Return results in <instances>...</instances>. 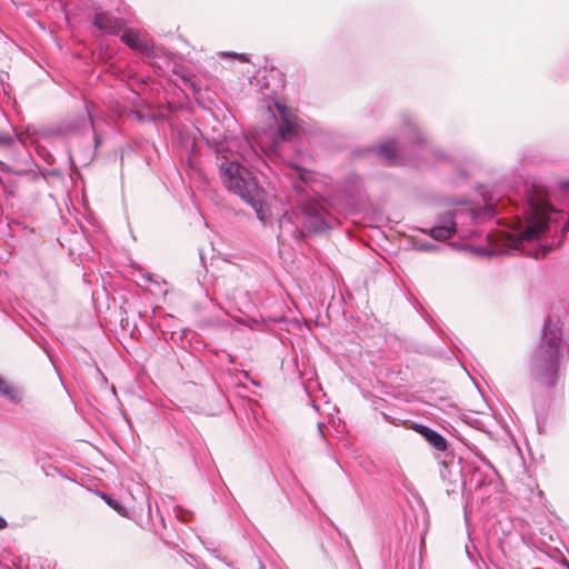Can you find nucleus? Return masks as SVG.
<instances>
[{
	"label": "nucleus",
	"mask_w": 569,
	"mask_h": 569,
	"mask_svg": "<svg viewBox=\"0 0 569 569\" xmlns=\"http://www.w3.org/2000/svg\"><path fill=\"white\" fill-rule=\"evenodd\" d=\"M0 393L9 399L17 400L19 398V390L11 386L7 380L0 376Z\"/></svg>",
	"instance_id": "6e6552de"
},
{
	"label": "nucleus",
	"mask_w": 569,
	"mask_h": 569,
	"mask_svg": "<svg viewBox=\"0 0 569 569\" xmlns=\"http://www.w3.org/2000/svg\"><path fill=\"white\" fill-rule=\"evenodd\" d=\"M276 108L279 113V122L277 134L281 141L291 140L297 133L299 129V119L296 113V110L292 108L281 103L276 102Z\"/></svg>",
	"instance_id": "20e7f679"
},
{
	"label": "nucleus",
	"mask_w": 569,
	"mask_h": 569,
	"mask_svg": "<svg viewBox=\"0 0 569 569\" xmlns=\"http://www.w3.org/2000/svg\"><path fill=\"white\" fill-rule=\"evenodd\" d=\"M560 187L563 188V189L569 188V180L561 181L560 182Z\"/></svg>",
	"instance_id": "2eb2a0df"
},
{
	"label": "nucleus",
	"mask_w": 569,
	"mask_h": 569,
	"mask_svg": "<svg viewBox=\"0 0 569 569\" xmlns=\"http://www.w3.org/2000/svg\"><path fill=\"white\" fill-rule=\"evenodd\" d=\"M14 138L10 131H0V150H7L12 147Z\"/></svg>",
	"instance_id": "9b49d317"
},
{
	"label": "nucleus",
	"mask_w": 569,
	"mask_h": 569,
	"mask_svg": "<svg viewBox=\"0 0 569 569\" xmlns=\"http://www.w3.org/2000/svg\"><path fill=\"white\" fill-rule=\"evenodd\" d=\"M121 40L133 49H137L140 46L139 34L132 30L124 31L121 36Z\"/></svg>",
	"instance_id": "9d476101"
},
{
	"label": "nucleus",
	"mask_w": 569,
	"mask_h": 569,
	"mask_svg": "<svg viewBox=\"0 0 569 569\" xmlns=\"http://www.w3.org/2000/svg\"><path fill=\"white\" fill-rule=\"evenodd\" d=\"M379 153L388 161H393L397 154V148L393 142H387L379 148Z\"/></svg>",
	"instance_id": "1a4fd4ad"
},
{
	"label": "nucleus",
	"mask_w": 569,
	"mask_h": 569,
	"mask_svg": "<svg viewBox=\"0 0 569 569\" xmlns=\"http://www.w3.org/2000/svg\"><path fill=\"white\" fill-rule=\"evenodd\" d=\"M222 56L234 58L241 62H249V58L244 53L223 52Z\"/></svg>",
	"instance_id": "f8f14e48"
},
{
	"label": "nucleus",
	"mask_w": 569,
	"mask_h": 569,
	"mask_svg": "<svg viewBox=\"0 0 569 569\" xmlns=\"http://www.w3.org/2000/svg\"><path fill=\"white\" fill-rule=\"evenodd\" d=\"M218 167L224 187L250 204L258 218L263 221L266 191L259 186L257 178L236 160H229L226 156H218Z\"/></svg>",
	"instance_id": "f257e3e1"
},
{
	"label": "nucleus",
	"mask_w": 569,
	"mask_h": 569,
	"mask_svg": "<svg viewBox=\"0 0 569 569\" xmlns=\"http://www.w3.org/2000/svg\"><path fill=\"white\" fill-rule=\"evenodd\" d=\"M102 498L104 499V501H106L110 507H112L113 509H116V510H118V511L120 510V506H119V503H118L116 500H113L111 497H109V496H107V495H104V493H103V495H102Z\"/></svg>",
	"instance_id": "ddd939ff"
},
{
	"label": "nucleus",
	"mask_w": 569,
	"mask_h": 569,
	"mask_svg": "<svg viewBox=\"0 0 569 569\" xmlns=\"http://www.w3.org/2000/svg\"><path fill=\"white\" fill-rule=\"evenodd\" d=\"M551 206L545 200H538L531 203V220L523 231L519 234L520 241H531L541 237L548 229L549 212Z\"/></svg>",
	"instance_id": "7ed1b4c3"
},
{
	"label": "nucleus",
	"mask_w": 569,
	"mask_h": 569,
	"mask_svg": "<svg viewBox=\"0 0 569 569\" xmlns=\"http://www.w3.org/2000/svg\"><path fill=\"white\" fill-rule=\"evenodd\" d=\"M562 347L560 338L545 336L540 345L532 351L529 360L530 378L539 386L552 388L559 379L560 363L562 360Z\"/></svg>",
	"instance_id": "f03ea898"
},
{
	"label": "nucleus",
	"mask_w": 569,
	"mask_h": 569,
	"mask_svg": "<svg viewBox=\"0 0 569 569\" xmlns=\"http://www.w3.org/2000/svg\"><path fill=\"white\" fill-rule=\"evenodd\" d=\"M412 428L415 431L421 435L435 449L439 451L447 450L446 439L433 429L423 425H415Z\"/></svg>",
	"instance_id": "423d86ee"
},
{
	"label": "nucleus",
	"mask_w": 569,
	"mask_h": 569,
	"mask_svg": "<svg viewBox=\"0 0 569 569\" xmlns=\"http://www.w3.org/2000/svg\"><path fill=\"white\" fill-rule=\"evenodd\" d=\"M93 24L106 33H118L122 28V21L106 12L96 13Z\"/></svg>",
	"instance_id": "39448f33"
},
{
	"label": "nucleus",
	"mask_w": 569,
	"mask_h": 569,
	"mask_svg": "<svg viewBox=\"0 0 569 569\" xmlns=\"http://www.w3.org/2000/svg\"><path fill=\"white\" fill-rule=\"evenodd\" d=\"M7 527V521L0 516V529H4Z\"/></svg>",
	"instance_id": "4468645a"
},
{
	"label": "nucleus",
	"mask_w": 569,
	"mask_h": 569,
	"mask_svg": "<svg viewBox=\"0 0 569 569\" xmlns=\"http://www.w3.org/2000/svg\"><path fill=\"white\" fill-rule=\"evenodd\" d=\"M568 569H569V565H568Z\"/></svg>",
	"instance_id": "dca6fc26"
},
{
	"label": "nucleus",
	"mask_w": 569,
	"mask_h": 569,
	"mask_svg": "<svg viewBox=\"0 0 569 569\" xmlns=\"http://www.w3.org/2000/svg\"><path fill=\"white\" fill-rule=\"evenodd\" d=\"M456 232L455 223L436 226L428 231V234L439 241L450 239Z\"/></svg>",
	"instance_id": "0eeeda50"
}]
</instances>
